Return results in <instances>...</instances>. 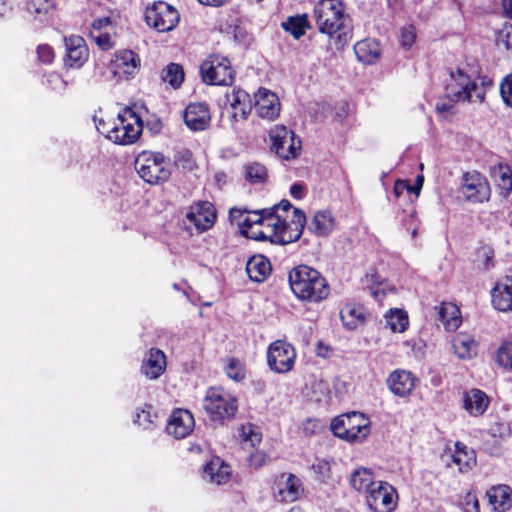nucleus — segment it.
I'll list each match as a JSON object with an SVG mask.
<instances>
[{
	"mask_svg": "<svg viewBox=\"0 0 512 512\" xmlns=\"http://www.w3.org/2000/svg\"><path fill=\"white\" fill-rule=\"evenodd\" d=\"M245 178L251 183H263L267 178V169L260 163H249L245 166Z\"/></svg>",
	"mask_w": 512,
	"mask_h": 512,
	"instance_id": "nucleus-43",
	"label": "nucleus"
},
{
	"mask_svg": "<svg viewBox=\"0 0 512 512\" xmlns=\"http://www.w3.org/2000/svg\"><path fill=\"white\" fill-rule=\"evenodd\" d=\"M416 41V27L414 24H408L401 28L399 42L403 49H410Z\"/></svg>",
	"mask_w": 512,
	"mask_h": 512,
	"instance_id": "nucleus-48",
	"label": "nucleus"
},
{
	"mask_svg": "<svg viewBox=\"0 0 512 512\" xmlns=\"http://www.w3.org/2000/svg\"><path fill=\"white\" fill-rule=\"evenodd\" d=\"M171 162L161 153L144 151L135 160L138 175L149 184L166 182L171 175Z\"/></svg>",
	"mask_w": 512,
	"mask_h": 512,
	"instance_id": "nucleus-6",
	"label": "nucleus"
},
{
	"mask_svg": "<svg viewBox=\"0 0 512 512\" xmlns=\"http://www.w3.org/2000/svg\"><path fill=\"white\" fill-rule=\"evenodd\" d=\"M494 178L500 194L507 197L512 191V171L507 165L499 164L493 170Z\"/></svg>",
	"mask_w": 512,
	"mask_h": 512,
	"instance_id": "nucleus-37",
	"label": "nucleus"
},
{
	"mask_svg": "<svg viewBox=\"0 0 512 512\" xmlns=\"http://www.w3.org/2000/svg\"><path fill=\"white\" fill-rule=\"evenodd\" d=\"M357 59L364 64H374L381 57V48L375 39H364L354 45Z\"/></svg>",
	"mask_w": 512,
	"mask_h": 512,
	"instance_id": "nucleus-31",
	"label": "nucleus"
},
{
	"mask_svg": "<svg viewBox=\"0 0 512 512\" xmlns=\"http://www.w3.org/2000/svg\"><path fill=\"white\" fill-rule=\"evenodd\" d=\"M90 37L102 50H110L113 47L111 36L107 31L90 33Z\"/></svg>",
	"mask_w": 512,
	"mask_h": 512,
	"instance_id": "nucleus-51",
	"label": "nucleus"
},
{
	"mask_svg": "<svg viewBox=\"0 0 512 512\" xmlns=\"http://www.w3.org/2000/svg\"><path fill=\"white\" fill-rule=\"evenodd\" d=\"M114 67L119 76H133L140 67V58L131 50L119 51L115 54Z\"/></svg>",
	"mask_w": 512,
	"mask_h": 512,
	"instance_id": "nucleus-26",
	"label": "nucleus"
},
{
	"mask_svg": "<svg viewBox=\"0 0 512 512\" xmlns=\"http://www.w3.org/2000/svg\"><path fill=\"white\" fill-rule=\"evenodd\" d=\"M464 512H479V502L475 495L468 493L464 498Z\"/></svg>",
	"mask_w": 512,
	"mask_h": 512,
	"instance_id": "nucleus-59",
	"label": "nucleus"
},
{
	"mask_svg": "<svg viewBox=\"0 0 512 512\" xmlns=\"http://www.w3.org/2000/svg\"><path fill=\"white\" fill-rule=\"evenodd\" d=\"M114 134L111 135V141L119 145H130L135 143L140 137L143 129V123L138 114L131 108H125L118 114Z\"/></svg>",
	"mask_w": 512,
	"mask_h": 512,
	"instance_id": "nucleus-9",
	"label": "nucleus"
},
{
	"mask_svg": "<svg viewBox=\"0 0 512 512\" xmlns=\"http://www.w3.org/2000/svg\"><path fill=\"white\" fill-rule=\"evenodd\" d=\"M500 93L504 103L512 107V74L505 77L502 81Z\"/></svg>",
	"mask_w": 512,
	"mask_h": 512,
	"instance_id": "nucleus-53",
	"label": "nucleus"
},
{
	"mask_svg": "<svg viewBox=\"0 0 512 512\" xmlns=\"http://www.w3.org/2000/svg\"><path fill=\"white\" fill-rule=\"evenodd\" d=\"M226 98L232 110L231 128L237 131V123L247 120L254 104L250 94L241 88H234L231 93L226 94Z\"/></svg>",
	"mask_w": 512,
	"mask_h": 512,
	"instance_id": "nucleus-15",
	"label": "nucleus"
},
{
	"mask_svg": "<svg viewBox=\"0 0 512 512\" xmlns=\"http://www.w3.org/2000/svg\"><path fill=\"white\" fill-rule=\"evenodd\" d=\"M340 318L344 326L348 329H355L358 323L363 322L364 316L360 309L351 305H345L340 310Z\"/></svg>",
	"mask_w": 512,
	"mask_h": 512,
	"instance_id": "nucleus-41",
	"label": "nucleus"
},
{
	"mask_svg": "<svg viewBox=\"0 0 512 512\" xmlns=\"http://www.w3.org/2000/svg\"><path fill=\"white\" fill-rule=\"evenodd\" d=\"M387 384L393 394L404 397L412 391L415 378L408 371L396 370L389 375Z\"/></svg>",
	"mask_w": 512,
	"mask_h": 512,
	"instance_id": "nucleus-27",
	"label": "nucleus"
},
{
	"mask_svg": "<svg viewBox=\"0 0 512 512\" xmlns=\"http://www.w3.org/2000/svg\"><path fill=\"white\" fill-rule=\"evenodd\" d=\"M246 272L250 280L261 283L265 281L271 273L270 261L262 255H255L248 260Z\"/></svg>",
	"mask_w": 512,
	"mask_h": 512,
	"instance_id": "nucleus-32",
	"label": "nucleus"
},
{
	"mask_svg": "<svg viewBox=\"0 0 512 512\" xmlns=\"http://www.w3.org/2000/svg\"><path fill=\"white\" fill-rule=\"evenodd\" d=\"M479 255L483 258L484 266L486 269H489L490 267L493 266L494 253L490 248H482L479 251Z\"/></svg>",
	"mask_w": 512,
	"mask_h": 512,
	"instance_id": "nucleus-61",
	"label": "nucleus"
},
{
	"mask_svg": "<svg viewBox=\"0 0 512 512\" xmlns=\"http://www.w3.org/2000/svg\"><path fill=\"white\" fill-rule=\"evenodd\" d=\"M304 493L301 479L295 474H282L275 484V498L279 502L292 503Z\"/></svg>",
	"mask_w": 512,
	"mask_h": 512,
	"instance_id": "nucleus-17",
	"label": "nucleus"
},
{
	"mask_svg": "<svg viewBox=\"0 0 512 512\" xmlns=\"http://www.w3.org/2000/svg\"><path fill=\"white\" fill-rule=\"evenodd\" d=\"M110 26H111L110 17H101V18L95 19L91 24L90 33L105 31V29Z\"/></svg>",
	"mask_w": 512,
	"mask_h": 512,
	"instance_id": "nucleus-58",
	"label": "nucleus"
},
{
	"mask_svg": "<svg viewBox=\"0 0 512 512\" xmlns=\"http://www.w3.org/2000/svg\"><path fill=\"white\" fill-rule=\"evenodd\" d=\"M234 73L228 58L220 55H211L200 65L202 80L208 85H232Z\"/></svg>",
	"mask_w": 512,
	"mask_h": 512,
	"instance_id": "nucleus-8",
	"label": "nucleus"
},
{
	"mask_svg": "<svg viewBox=\"0 0 512 512\" xmlns=\"http://www.w3.org/2000/svg\"><path fill=\"white\" fill-rule=\"evenodd\" d=\"M324 426L318 419L308 418L302 423V431L306 436L320 433Z\"/></svg>",
	"mask_w": 512,
	"mask_h": 512,
	"instance_id": "nucleus-52",
	"label": "nucleus"
},
{
	"mask_svg": "<svg viewBox=\"0 0 512 512\" xmlns=\"http://www.w3.org/2000/svg\"><path fill=\"white\" fill-rule=\"evenodd\" d=\"M54 8V0H30L27 10L30 14L38 17L40 21Z\"/></svg>",
	"mask_w": 512,
	"mask_h": 512,
	"instance_id": "nucleus-44",
	"label": "nucleus"
},
{
	"mask_svg": "<svg viewBox=\"0 0 512 512\" xmlns=\"http://www.w3.org/2000/svg\"><path fill=\"white\" fill-rule=\"evenodd\" d=\"M37 55L39 61H41L44 64H51L55 57L53 48L47 44H42L38 46Z\"/></svg>",
	"mask_w": 512,
	"mask_h": 512,
	"instance_id": "nucleus-55",
	"label": "nucleus"
},
{
	"mask_svg": "<svg viewBox=\"0 0 512 512\" xmlns=\"http://www.w3.org/2000/svg\"><path fill=\"white\" fill-rule=\"evenodd\" d=\"M492 304L501 312L512 311V277L497 283L491 292Z\"/></svg>",
	"mask_w": 512,
	"mask_h": 512,
	"instance_id": "nucleus-25",
	"label": "nucleus"
},
{
	"mask_svg": "<svg viewBox=\"0 0 512 512\" xmlns=\"http://www.w3.org/2000/svg\"><path fill=\"white\" fill-rule=\"evenodd\" d=\"M216 211L209 201H199L191 206L186 218L197 231L204 232L210 229L216 221Z\"/></svg>",
	"mask_w": 512,
	"mask_h": 512,
	"instance_id": "nucleus-18",
	"label": "nucleus"
},
{
	"mask_svg": "<svg viewBox=\"0 0 512 512\" xmlns=\"http://www.w3.org/2000/svg\"><path fill=\"white\" fill-rule=\"evenodd\" d=\"M241 437L244 442H249L253 447L261 442V434L257 432L256 427L252 424L242 426Z\"/></svg>",
	"mask_w": 512,
	"mask_h": 512,
	"instance_id": "nucleus-50",
	"label": "nucleus"
},
{
	"mask_svg": "<svg viewBox=\"0 0 512 512\" xmlns=\"http://www.w3.org/2000/svg\"><path fill=\"white\" fill-rule=\"evenodd\" d=\"M334 226L335 221L331 212L322 210L314 214L308 229L319 237H325L333 231Z\"/></svg>",
	"mask_w": 512,
	"mask_h": 512,
	"instance_id": "nucleus-34",
	"label": "nucleus"
},
{
	"mask_svg": "<svg viewBox=\"0 0 512 512\" xmlns=\"http://www.w3.org/2000/svg\"><path fill=\"white\" fill-rule=\"evenodd\" d=\"M257 115L266 120H274L279 116L280 102L277 95L267 89H259L255 94L254 105Z\"/></svg>",
	"mask_w": 512,
	"mask_h": 512,
	"instance_id": "nucleus-19",
	"label": "nucleus"
},
{
	"mask_svg": "<svg viewBox=\"0 0 512 512\" xmlns=\"http://www.w3.org/2000/svg\"><path fill=\"white\" fill-rule=\"evenodd\" d=\"M496 44L512 54V24L505 25L497 34Z\"/></svg>",
	"mask_w": 512,
	"mask_h": 512,
	"instance_id": "nucleus-47",
	"label": "nucleus"
},
{
	"mask_svg": "<svg viewBox=\"0 0 512 512\" xmlns=\"http://www.w3.org/2000/svg\"><path fill=\"white\" fill-rule=\"evenodd\" d=\"M211 116L204 103H190L184 111V122L193 131H203L210 124Z\"/></svg>",
	"mask_w": 512,
	"mask_h": 512,
	"instance_id": "nucleus-23",
	"label": "nucleus"
},
{
	"mask_svg": "<svg viewBox=\"0 0 512 512\" xmlns=\"http://www.w3.org/2000/svg\"><path fill=\"white\" fill-rule=\"evenodd\" d=\"M167 366L164 352L157 348H152L146 354L142 361L141 373L150 380L158 379Z\"/></svg>",
	"mask_w": 512,
	"mask_h": 512,
	"instance_id": "nucleus-24",
	"label": "nucleus"
},
{
	"mask_svg": "<svg viewBox=\"0 0 512 512\" xmlns=\"http://www.w3.org/2000/svg\"><path fill=\"white\" fill-rule=\"evenodd\" d=\"M184 71L180 64L170 63L161 72V80L173 89L179 88L184 81Z\"/></svg>",
	"mask_w": 512,
	"mask_h": 512,
	"instance_id": "nucleus-38",
	"label": "nucleus"
},
{
	"mask_svg": "<svg viewBox=\"0 0 512 512\" xmlns=\"http://www.w3.org/2000/svg\"><path fill=\"white\" fill-rule=\"evenodd\" d=\"M203 408L212 421L223 424L235 417L238 403L236 397L223 388L210 387L203 399Z\"/></svg>",
	"mask_w": 512,
	"mask_h": 512,
	"instance_id": "nucleus-5",
	"label": "nucleus"
},
{
	"mask_svg": "<svg viewBox=\"0 0 512 512\" xmlns=\"http://www.w3.org/2000/svg\"><path fill=\"white\" fill-rule=\"evenodd\" d=\"M270 457L263 451L257 450L250 454L248 458L249 465L254 468H261L268 464Z\"/></svg>",
	"mask_w": 512,
	"mask_h": 512,
	"instance_id": "nucleus-54",
	"label": "nucleus"
},
{
	"mask_svg": "<svg viewBox=\"0 0 512 512\" xmlns=\"http://www.w3.org/2000/svg\"><path fill=\"white\" fill-rule=\"evenodd\" d=\"M178 11L163 1L155 2L148 7L145 12V21L147 25L158 32H168L173 30L179 22Z\"/></svg>",
	"mask_w": 512,
	"mask_h": 512,
	"instance_id": "nucleus-11",
	"label": "nucleus"
},
{
	"mask_svg": "<svg viewBox=\"0 0 512 512\" xmlns=\"http://www.w3.org/2000/svg\"><path fill=\"white\" fill-rule=\"evenodd\" d=\"M226 373L230 379L236 382H239L245 378V369L242 363L237 359H231L229 361L226 366Z\"/></svg>",
	"mask_w": 512,
	"mask_h": 512,
	"instance_id": "nucleus-49",
	"label": "nucleus"
},
{
	"mask_svg": "<svg viewBox=\"0 0 512 512\" xmlns=\"http://www.w3.org/2000/svg\"><path fill=\"white\" fill-rule=\"evenodd\" d=\"M454 451L447 449L441 456L446 466L455 465L461 473L468 472L476 464V455L473 449H469L465 444L456 442Z\"/></svg>",
	"mask_w": 512,
	"mask_h": 512,
	"instance_id": "nucleus-16",
	"label": "nucleus"
},
{
	"mask_svg": "<svg viewBox=\"0 0 512 512\" xmlns=\"http://www.w3.org/2000/svg\"><path fill=\"white\" fill-rule=\"evenodd\" d=\"M489 406L488 396L479 389H471L463 394V408L474 417L482 415Z\"/></svg>",
	"mask_w": 512,
	"mask_h": 512,
	"instance_id": "nucleus-28",
	"label": "nucleus"
},
{
	"mask_svg": "<svg viewBox=\"0 0 512 512\" xmlns=\"http://www.w3.org/2000/svg\"><path fill=\"white\" fill-rule=\"evenodd\" d=\"M312 468L316 474L319 475L321 480H325L330 474V463L327 460H318L312 465Z\"/></svg>",
	"mask_w": 512,
	"mask_h": 512,
	"instance_id": "nucleus-57",
	"label": "nucleus"
},
{
	"mask_svg": "<svg viewBox=\"0 0 512 512\" xmlns=\"http://www.w3.org/2000/svg\"><path fill=\"white\" fill-rule=\"evenodd\" d=\"M371 471L367 468H358L350 476V485L361 493H368L376 485Z\"/></svg>",
	"mask_w": 512,
	"mask_h": 512,
	"instance_id": "nucleus-36",
	"label": "nucleus"
},
{
	"mask_svg": "<svg viewBox=\"0 0 512 512\" xmlns=\"http://www.w3.org/2000/svg\"><path fill=\"white\" fill-rule=\"evenodd\" d=\"M452 344L455 354L461 359H470L476 354L477 344L468 334H458L454 337Z\"/></svg>",
	"mask_w": 512,
	"mask_h": 512,
	"instance_id": "nucleus-35",
	"label": "nucleus"
},
{
	"mask_svg": "<svg viewBox=\"0 0 512 512\" xmlns=\"http://www.w3.org/2000/svg\"><path fill=\"white\" fill-rule=\"evenodd\" d=\"M194 428L193 415L185 409H176L170 416L166 430L177 439L185 438Z\"/></svg>",
	"mask_w": 512,
	"mask_h": 512,
	"instance_id": "nucleus-22",
	"label": "nucleus"
},
{
	"mask_svg": "<svg viewBox=\"0 0 512 512\" xmlns=\"http://www.w3.org/2000/svg\"><path fill=\"white\" fill-rule=\"evenodd\" d=\"M366 502L373 512H391L395 506V490L386 482L377 481L366 495Z\"/></svg>",
	"mask_w": 512,
	"mask_h": 512,
	"instance_id": "nucleus-14",
	"label": "nucleus"
},
{
	"mask_svg": "<svg viewBox=\"0 0 512 512\" xmlns=\"http://www.w3.org/2000/svg\"><path fill=\"white\" fill-rule=\"evenodd\" d=\"M245 214H247V210L231 208L229 211L230 220L235 222L239 227H242L241 221H243Z\"/></svg>",
	"mask_w": 512,
	"mask_h": 512,
	"instance_id": "nucleus-60",
	"label": "nucleus"
},
{
	"mask_svg": "<svg viewBox=\"0 0 512 512\" xmlns=\"http://www.w3.org/2000/svg\"><path fill=\"white\" fill-rule=\"evenodd\" d=\"M292 207V204L288 200H282L278 205L272 207V216L276 217L279 216L276 214L279 210H282L283 212H288Z\"/></svg>",
	"mask_w": 512,
	"mask_h": 512,
	"instance_id": "nucleus-62",
	"label": "nucleus"
},
{
	"mask_svg": "<svg viewBox=\"0 0 512 512\" xmlns=\"http://www.w3.org/2000/svg\"><path fill=\"white\" fill-rule=\"evenodd\" d=\"M116 121H105L103 119H99L96 121V129L98 132L102 135H104L106 138L111 140V135L114 134L113 126H115Z\"/></svg>",
	"mask_w": 512,
	"mask_h": 512,
	"instance_id": "nucleus-56",
	"label": "nucleus"
},
{
	"mask_svg": "<svg viewBox=\"0 0 512 512\" xmlns=\"http://www.w3.org/2000/svg\"><path fill=\"white\" fill-rule=\"evenodd\" d=\"M492 85V80L480 76L477 66L459 67L450 72V80L446 84L447 98L452 102H467L481 104L485 100L486 88Z\"/></svg>",
	"mask_w": 512,
	"mask_h": 512,
	"instance_id": "nucleus-1",
	"label": "nucleus"
},
{
	"mask_svg": "<svg viewBox=\"0 0 512 512\" xmlns=\"http://www.w3.org/2000/svg\"><path fill=\"white\" fill-rule=\"evenodd\" d=\"M394 195L399 199V205L402 206V220L406 217L412 220L416 214V207L413 199L416 198V183L411 184L406 180H397L394 184Z\"/></svg>",
	"mask_w": 512,
	"mask_h": 512,
	"instance_id": "nucleus-20",
	"label": "nucleus"
},
{
	"mask_svg": "<svg viewBox=\"0 0 512 512\" xmlns=\"http://www.w3.org/2000/svg\"><path fill=\"white\" fill-rule=\"evenodd\" d=\"M66 58L65 64L71 68H80L88 60L89 51L85 40L80 36L65 38Z\"/></svg>",
	"mask_w": 512,
	"mask_h": 512,
	"instance_id": "nucleus-21",
	"label": "nucleus"
},
{
	"mask_svg": "<svg viewBox=\"0 0 512 512\" xmlns=\"http://www.w3.org/2000/svg\"><path fill=\"white\" fill-rule=\"evenodd\" d=\"M306 224L304 212L298 208L293 209V219L287 222L282 216L270 217L268 227L272 233L269 240L272 243L286 245L300 239Z\"/></svg>",
	"mask_w": 512,
	"mask_h": 512,
	"instance_id": "nucleus-7",
	"label": "nucleus"
},
{
	"mask_svg": "<svg viewBox=\"0 0 512 512\" xmlns=\"http://www.w3.org/2000/svg\"><path fill=\"white\" fill-rule=\"evenodd\" d=\"M230 474V467L227 464H224L219 458L211 460L203 469L204 478L217 485L227 483L230 478Z\"/></svg>",
	"mask_w": 512,
	"mask_h": 512,
	"instance_id": "nucleus-33",
	"label": "nucleus"
},
{
	"mask_svg": "<svg viewBox=\"0 0 512 512\" xmlns=\"http://www.w3.org/2000/svg\"><path fill=\"white\" fill-rule=\"evenodd\" d=\"M314 16L321 33L336 37L341 45L347 43L350 31L344 25L343 4L339 0H321L314 7Z\"/></svg>",
	"mask_w": 512,
	"mask_h": 512,
	"instance_id": "nucleus-3",
	"label": "nucleus"
},
{
	"mask_svg": "<svg viewBox=\"0 0 512 512\" xmlns=\"http://www.w3.org/2000/svg\"><path fill=\"white\" fill-rule=\"evenodd\" d=\"M282 28L289 32L295 39L301 38L308 27L306 15L290 16L286 21L282 22Z\"/></svg>",
	"mask_w": 512,
	"mask_h": 512,
	"instance_id": "nucleus-39",
	"label": "nucleus"
},
{
	"mask_svg": "<svg viewBox=\"0 0 512 512\" xmlns=\"http://www.w3.org/2000/svg\"><path fill=\"white\" fill-rule=\"evenodd\" d=\"M332 433L347 442H362L370 434V420L360 412L335 417L330 424Z\"/></svg>",
	"mask_w": 512,
	"mask_h": 512,
	"instance_id": "nucleus-4",
	"label": "nucleus"
},
{
	"mask_svg": "<svg viewBox=\"0 0 512 512\" xmlns=\"http://www.w3.org/2000/svg\"><path fill=\"white\" fill-rule=\"evenodd\" d=\"M296 351L294 347L283 340H277L269 345L267 351V363L276 373H287L294 367Z\"/></svg>",
	"mask_w": 512,
	"mask_h": 512,
	"instance_id": "nucleus-12",
	"label": "nucleus"
},
{
	"mask_svg": "<svg viewBox=\"0 0 512 512\" xmlns=\"http://www.w3.org/2000/svg\"><path fill=\"white\" fill-rule=\"evenodd\" d=\"M272 210L273 209H262L251 212L247 211V214H245L243 221H241L242 228H251L253 225L256 224H268L270 221V217H273Z\"/></svg>",
	"mask_w": 512,
	"mask_h": 512,
	"instance_id": "nucleus-42",
	"label": "nucleus"
},
{
	"mask_svg": "<svg viewBox=\"0 0 512 512\" xmlns=\"http://www.w3.org/2000/svg\"><path fill=\"white\" fill-rule=\"evenodd\" d=\"M497 363L506 370H512V342L501 344L496 352Z\"/></svg>",
	"mask_w": 512,
	"mask_h": 512,
	"instance_id": "nucleus-46",
	"label": "nucleus"
},
{
	"mask_svg": "<svg viewBox=\"0 0 512 512\" xmlns=\"http://www.w3.org/2000/svg\"><path fill=\"white\" fill-rule=\"evenodd\" d=\"M386 324L392 332H404L408 325V315L401 309L390 310L385 314Z\"/></svg>",
	"mask_w": 512,
	"mask_h": 512,
	"instance_id": "nucleus-40",
	"label": "nucleus"
},
{
	"mask_svg": "<svg viewBox=\"0 0 512 512\" xmlns=\"http://www.w3.org/2000/svg\"><path fill=\"white\" fill-rule=\"evenodd\" d=\"M487 497L495 511L505 512L512 507V489L507 485L491 487L487 491Z\"/></svg>",
	"mask_w": 512,
	"mask_h": 512,
	"instance_id": "nucleus-30",
	"label": "nucleus"
},
{
	"mask_svg": "<svg viewBox=\"0 0 512 512\" xmlns=\"http://www.w3.org/2000/svg\"><path fill=\"white\" fill-rule=\"evenodd\" d=\"M502 7L505 15L512 19V0H502Z\"/></svg>",
	"mask_w": 512,
	"mask_h": 512,
	"instance_id": "nucleus-64",
	"label": "nucleus"
},
{
	"mask_svg": "<svg viewBox=\"0 0 512 512\" xmlns=\"http://www.w3.org/2000/svg\"><path fill=\"white\" fill-rule=\"evenodd\" d=\"M437 321L447 332L456 331L462 323L460 309L453 303L444 302L439 307Z\"/></svg>",
	"mask_w": 512,
	"mask_h": 512,
	"instance_id": "nucleus-29",
	"label": "nucleus"
},
{
	"mask_svg": "<svg viewBox=\"0 0 512 512\" xmlns=\"http://www.w3.org/2000/svg\"><path fill=\"white\" fill-rule=\"evenodd\" d=\"M459 191L471 203L487 202L491 196L487 179L478 172L465 173Z\"/></svg>",
	"mask_w": 512,
	"mask_h": 512,
	"instance_id": "nucleus-13",
	"label": "nucleus"
},
{
	"mask_svg": "<svg viewBox=\"0 0 512 512\" xmlns=\"http://www.w3.org/2000/svg\"><path fill=\"white\" fill-rule=\"evenodd\" d=\"M158 415L153 412V408L150 405H147L145 409L137 412L136 419L134 420L139 426H142L144 429H151L157 425Z\"/></svg>",
	"mask_w": 512,
	"mask_h": 512,
	"instance_id": "nucleus-45",
	"label": "nucleus"
},
{
	"mask_svg": "<svg viewBox=\"0 0 512 512\" xmlns=\"http://www.w3.org/2000/svg\"><path fill=\"white\" fill-rule=\"evenodd\" d=\"M271 149L284 160L296 158L301 151L302 142L294 131L284 125H275L269 131Z\"/></svg>",
	"mask_w": 512,
	"mask_h": 512,
	"instance_id": "nucleus-10",
	"label": "nucleus"
},
{
	"mask_svg": "<svg viewBox=\"0 0 512 512\" xmlns=\"http://www.w3.org/2000/svg\"><path fill=\"white\" fill-rule=\"evenodd\" d=\"M290 194L296 199H301L304 196V186L300 183H294L290 187Z\"/></svg>",
	"mask_w": 512,
	"mask_h": 512,
	"instance_id": "nucleus-63",
	"label": "nucleus"
},
{
	"mask_svg": "<svg viewBox=\"0 0 512 512\" xmlns=\"http://www.w3.org/2000/svg\"><path fill=\"white\" fill-rule=\"evenodd\" d=\"M289 285L294 295L302 300L318 303L330 294L326 279L316 269L299 265L289 272Z\"/></svg>",
	"mask_w": 512,
	"mask_h": 512,
	"instance_id": "nucleus-2",
	"label": "nucleus"
}]
</instances>
